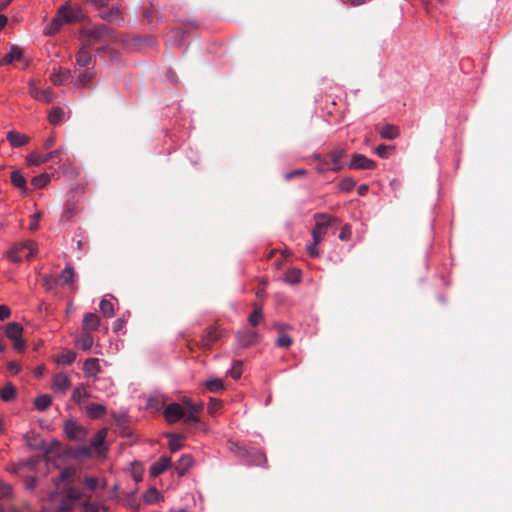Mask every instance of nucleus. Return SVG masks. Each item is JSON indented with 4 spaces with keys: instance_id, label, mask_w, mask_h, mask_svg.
I'll return each mask as SVG.
<instances>
[{
    "instance_id": "nucleus-20",
    "label": "nucleus",
    "mask_w": 512,
    "mask_h": 512,
    "mask_svg": "<svg viewBox=\"0 0 512 512\" xmlns=\"http://www.w3.org/2000/svg\"><path fill=\"white\" fill-rule=\"evenodd\" d=\"M193 464L191 455H183L175 464V471L179 476H183Z\"/></svg>"
},
{
    "instance_id": "nucleus-5",
    "label": "nucleus",
    "mask_w": 512,
    "mask_h": 512,
    "mask_svg": "<svg viewBox=\"0 0 512 512\" xmlns=\"http://www.w3.org/2000/svg\"><path fill=\"white\" fill-rule=\"evenodd\" d=\"M99 17L116 26H122L124 23V15L120 6L108 7L107 5L99 7Z\"/></svg>"
},
{
    "instance_id": "nucleus-41",
    "label": "nucleus",
    "mask_w": 512,
    "mask_h": 512,
    "mask_svg": "<svg viewBox=\"0 0 512 512\" xmlns=\"http://www.w3.org/2000/svg\"><path fill=\"white\" fill-rule=\"evenodd\" d=\"M301 280V271L296 268H291L285 273V281L290 284H296Z\"/></svg>"
},
{
    "instance_id": "nucleus-18",
    "label": "nucleus",
    "mask_w": 512,
    "mask_h": 512,
    "mask_svg": "<svg viewBox=\"0 0 512 512\" xmlns=\"http://www.w3.org/2000/svg\"><path fill=\"white\" fill-rule=\"evenodd\" d=\"M89 47L86 44H83V46L79 49V51L76 54V63L80 67H88L90 63L92 62V56L89 52Z\"/></svg>"
},
{
    "instance_id": "nucleus-63",
    "label": "nucleus",
    "mask_w": 512,
    "mask_h": 512,
    "mask_svg": "<svg viewBox=\"0 0 512 512\" xmlns=\"http://www.w3.org/2000/svg\"><path fill=\"white\" fill-rule=\"evenodd\" d=\"M14 342V349L18 352L23 351L25 347V341L22 339V336L16 338V340H12Z\"/></svg>"
},
{
    "instance_id": "nucleus-8",
    "label": "nucleus",
    "mask_w": 512,
    "mask_h": 512,
    "mask_svg": "<svg viewBox=\"0 0 512 512\" xmlns=\"http://www.w3.org/2000/svg\"><path fill=\"white\" fill-rule=\"evenodd\" d=\"M29 93L34 99L46 103H50L54 99V93L52 89H40L35 81H30Z\"/></svg>"
},
{
    "instance_id": "nucleus-11",
    "label": "nucleus",
    "mask_w": 512,
    "mask_h": 512,
    "mask_svg": "<svg viewBox=\"0 0 512 512\" xmlns=\"http://www.w3.org/2000/svg\"><path fill=\"white\" fill-rule=\"evenodd\" d=\"M71 387V380L68 375L64 373H58L54 375L52 382V389L56 392L65 394Z\"/></svg>"
},
{
    "instance_id": "nucleus-57",
    "label": "nucleus",
    "mask_w": 512,
    "mask_h": 512,
    "mask_svg": "<svg viewBox=\"0 0 512 512\" xmlns=\"http://www.w3.org/2000/svg\"><path fill=\"white\" fill-rule=\"evenodd\" d=\"M306 175V170L304 169H296V170H293L291 172H288L286 175H285V179L286 180H291L295 177H301V176H304Z\"/></svg>"
},
{
    "instance_id": "nucleus-61",
    "label": "nucleus",
    "mask_w": 512,
    "mask_h": 512,
    "mask_svg": "<svg viewBox=\"0 0 512 512\" xmlns=\"http://www.w3.org/2000/svg\"><path fill=\"white\" fill-rule=\"evenodd\" d=\"M11 315V310L6 305H0V320H5Z\"/></svg>"
},
{
    "instance_id": "nucleus-21",
    "label": "nucleus",
    "mask_w": 512,
    "mask_h": 512,
    "mask_svg": "<svg viewBox=\"0 0 512 512\" xmlns=\"http://www.w3.org/2000/svg\"><path fill=\"white\" fill-rule=\"evenodd\" d=\"M74 279H75V271H74V268L73 266H71L70 264L66 265V267L62 270L60 276H59V281L61 283L62 286H71L74 282Z\"/></svg>"
},
{
    "instance_id": "nucleus-26",
    "label": "nucleus",
    "mask_w": 512,
    "mask_h": 512,
    "mask_svg": "<svg viewBox=\"0 0 512 512\" xmlns=\"http://www.w3.org/2000/svg\"><path fill=\"white\" fill-rule=\"evenodd\" d=\"M379 134L383 139L393 140L398 137L399 129L397 126L392 124H386L379 130Z\"/></svg>"
},
{
    "instance_id": "nucleus-39",
    "label": "nucleus",
    "mask_w": 512,
    "mask_h": 512,
    "mask_svg": "<svg viewBox=\"0 0 512 512\" xmlns=\"http://www.w3.org/2000/svg\"><path fill=\"white\" fill-rule=\"evenodd\" d=\"M106 484V480H103L102 483L100 484L99 480L95 477H86L84 479L85 487L91 491H94L99 487L105 488Z\"/></svg>"
},
{
    "instance_id": "nucleus-9",
    "label": "nucleus",
    "mask_w": 512,
    "mask_h": 512,
    "mask_svg": "<svg viewBox=\"0 0 512 512\" xmlns=\"http://www.w3.org/2000/svg\"><path fill=\"white\" fill-rule=\"evenodd\" d=\"M64 431L69 439L83 440L87 434L86 430L79 426L76 422L70 420L65 423Z\"/></svg>"
},
{
    "instance_id": "nucleus-2",
    "label": "nucleus",
    "mask_w": 512,
    "mask_h": 512,
    "mask_svg": "<svg viewBox=\"0 0 512 512\" xmlns=\"http://www.w3.org/2000/svg\"><path fill=\"white\" fill-rule=\"evenodd\" d=\"M81 34L85 41L84 44L88 46L96 43L116 40L113 29L104 24L93 25L91 27L84 28Z\"/></svg>"
},
{
    "instance_id": "nucleus-35",
    "label": "nucleus",
    "mask_w": 512,
    "mask_h": 512,
    "mask_svg": "<svg viewBox=\"0 0 512 512\" xmlns=\"http://www.w3.org/2000/svg\"><path fill=\"white\" fill-rule=\"evenodd\" d=\"M64 115V111L60 107H53L48 115V120L50 124L57 125L62 121Z\"/></svg>"
},
{
    "instance_id": "nucleus-40",
    "label": "nucleus",
    "mask_w": 512,
    "mask_h": 512,
    "mask_svg": "<svg viewBox=\"0 0 512 512\" xmlns=\"http://www.w3.org/2000/svg\"><path fill=\"white\" fill-rule=\"evenodd\" d=\"M0 396L4 401H11L16 396V388L11 384L8 383L1 391Z\"/></svg>"
},
{
    "instance_id": "nucleus-7",
    "label": "nucleus",
    "mask_w": 512,
    "mask_h": 512,
    "mask_svg": "<svg viewBox=\"0 0 512 512\" xmlns=\"http://www.w3.org/2000/svg\"><path fill=\"white\" fill-rule=\"evenodd\" d=\"M376 165L374 160L367 158L365 155L354 153L348 168L351 170H373L376 168Z\"/></svg>"
},
{
    "instance_id": "nucleus-19",
    "label": "nucleus",
    "mask_w": 512,
    "mask_h": 512,
    "mask_svg": "<svg viewBox=\"0 0 512 512\" xmlns=\"http://www.w3.org/2000/svg\"><path fill=\"white\" fill-rule=\"evenodd\" d=\"M83 371L87 377H95L100 371L101 367L98 358H88L84 362Z\"/></svg>"
},
{
    "instance_id": "nucleus-16",
    "label": "nucleus",
    "mask_w": 512,
    "mask_h": 512,
    "mask_svg": "<svg viewBox=\"0 0 512 512\" xmlns=\"http://www.w3.org/2000/svg\"><path fill=\"white\" fill-rule=\"evenodd\" d=\"M100 325V318L95 313H87L84 315L82 322V331L92 332L96 331Z\"/></svg>"
},
{
    "instance_id": "nucleus-49",
    "label": "nucleus",
    "mask_w": 512,
    "mask_h": 512,
    "mask_svg": "<svg viewBox=\"0 0 512 512\" xmlns=\"http://www.w3.org/2000/svg\"><path fill=\"white\" fill-rule=\"evenodd\" d=\"M356 185V182L351 177H345L339 182V188L342 191L349 192L351 191Z\"/></svg>"
},
{
    "instance_id": "nucleus-37",
    "label": "nucleus",
    "mask_w": 512,
    "mask_h": 512,
    "mask_svg": "<svg viewBox=\"0 0 512 512\" xmlns=\"http://www.w3.org/2000/svg\"><path fill=\"white\" fill-rule=\"evenodd\" d=\"M168 437L171 452L179 451L183 446V437L175 434H169Z\"/></svg>"
},
{
    "instance_id": "nucleus-62",
    "label": "nucleus",
    "mask_w": 512,
    "mask_h": 512,
    "mask_svg": "<svg viewBox=\"0 0 512 512\" xmlns=\"http://www.w3.org/2000/svg\"><path fill=\"white\" fill-rule=\"evenodd\" d=\"M445 0H422V4L426 10L427 13H430L432 7H433V4L434 2H438V3H444Z\"/></svg>"
},
{
    "instance_id": "nucleus-44",
    "label": "nucleus",
    "mask_w": 512,
    "mask_h": 512,
    "mask_svg": "<svg viewBox=\"0 0 512 512\" xmlns=\"http://www.w3.org/2000/svg\"><path fill=\"white\" fill-rule=\"evenodd\" d=\"M106 435H107L106 429H102V430L98 431L95 434V436L93 437V439L91 440V446L95 449H99L100 447H102L104 440L106 438Z\"/></svg>"
},
{
    "instance_id": "nucleus-22",
    "label": "nucleus",
    "mask_w": 512,
    "mask_h": 512,
    "mask_svg": "<svg viewBox=\"0 0 512 512\" xmlns=\"http://www.w3.org/2000/svg\"><path fill=\"white\" fill-rule=\"evenodd\" d=\"M86 413L89 417L93 419H98L106 414V408L105 406L99 403H89L86 406Z\"/></svg>"
},
{
    "instance_id": "nucleus-64",
    "label": "nucleus",
    "mask_w": 512,
    "mask_h": 512,
    "mask_svg": "<svg viewBox=\"0 0 512 512\" xmlns=\"http://www.w3.org/2000/svg\"><path fill=\"white\" fill-rule=\"evenodd\" d=\"M36 482L37 480L35 477H27L25 480L26 487L30 490L35 488Z\"/></svg>"
},
{
    "instance_id": "nucleus-30",
    "label": "nucleus",
    "mask_w": 512,
    "mask_h": 512,
    "mask_svg": "<svg viewBox=\"0 0 512 512\" xmlns=\"http://www.w3.org/2000/svg\"><path fill=\"white\" fill-rule=\"evenodd\" d=\"M52 403V397L48 394H42L35 398L34 406L38 411H45Z\"/></svg>"
},
{
    "instance_id": "nucleus-28",
    "label": "nucleus",
    "mask_w": 512,
    "mask_h": 512,
    "mask_svg": "<svg viewBox=\"0 0 512 512\" xmlns=\"http://www.w3.org/2000/svg\"><path fill=\"white\" fill-rule=\"evenodd\" d=\"M6 336L11 340H16V338H19L22 336L23 333V327L21 324L16 322H11L7 325L6 328Z\"/></svg>"
},
{
    "instance_id": "nucleus-17",
    "label": "nucleus",
    "mask_w": 512,
    "mask_h": 512,
    "mask_svg": "<svg viewBox=\"0 0 512 512\" xmlns=\"http://www.w3.org/2000/svg\"><path fill=\"white\" fill-rule=\"evenodd\" d=\"M59 15L62 17L64 22H75L81 18V10L73 9L67 5H63L58 10Z\"/></svg>"
},
{
    "instance_id": "nucleus-15",
    "label": "nucleus",
    "mask_w": 512,
    "mask_h": 512,
    "mask_svg": "<svg viewBox=\"0 0 512 512\" xmlns=\"http://www.w3.org/2000/svg\"><path fill=\"white\" fill-rule=\"evenodd\" d=\"M237 340L240 346L248 347L257 342L258 334L255 331L245 329L237 333Z\"/></svg>"
},
{
    "instance_id": "nucleus-4",
    "label": "nucleus",
    "mask_w": 512,
    "mask_h": 512,
    "mask_svg": "<svg viewBox=\"0 0 512 512\" xmlns=\"http://www.w3.org/2000/svg\"><path fill=\"white\" fill-rule=\"evenodd\" d=\"M314 219L316 220V225L312 231V241L320 243L324 239L331 222L335 221V218L324 213H317L314 215Z\"/></svg>"
},
{
    "instance_id": "nucleus-52",
    "label": "nucleus",
    "mask_w": 512,
    "mask_h": 512,
    "mask_svg": "<svg viewBox=\"0 0 512 512\" xmlns=\"http://www.w3.org/2000/svg\"><path fill=\"white\" fill-rule=\"evenodd\" d=\"M393 150V146L381 144L376 147L375 152L379 157L387 158Z\"/></svg>"
},
{
    "instance_id": "nucleus-45",
    "label": "nucleus",
    "mask_w": 512,
    "mask_h": 512,
    "mask_svg": "<svg viewBox=\"0 0 512 512\" xmlns=\"http://www.w3.org/2000/svg\"><path fill=\"white\" fill-rule=\"evenodd\" d=\"M70 76V71L67 70V71H64V72H53L50 76V79L52 81V83L54 85H60L62 84L65 80H67Z\"/></svg>"
},
{
    "instance_id": "nucleus-6",
    "label": "nucleus",
    "mask_w": 512,
    "mask_h": 512,
    "mask_svg": "<svg viewBox=\"0 0 512 512\" xmlns=\"http://www.w3.org/2000/svg\"><path fill=\"white\" fill-rule=\"evenodd\" d=\"M221 336L222 332L218 327L209 326L203 331L201 340L196 343V345L201 349L208 350L221 338Z\"/></svg>"
},
{
    "instance_id": "nucleus-48",
    "label": "nucleus",
    "mask_w": 512,
    "mask_h": 512,
    "mask_svg": "<svg viewBox=\"0 0 512 512\" xmlns=\"http://www.w3.org/2000/svg\"><path fill=\"white\" fill-rule=\"evenodd\" d=\"M81 512H100V503L88 499L82 503Z\"/></svg>"
},
{
    "instance_id": "nucleus-25",
    "label": "nucleus",
    "mask_w": 512,
    "mask_h": 512,
    "mask_svg": "<svg viewBox=\"0 0 512 512\" xmlns=\"http://www.w3.org/2000/svg\"><path fill=\"white\" fill-rule=\"evenodd\" d=\"M12 496V487L8 484L0 483V512H6V502Z\"/></svg>"
},
{
    "instance_id": "nucleus-43",
    "label": "nucleus",
    "mask_w": 512,
    "mask_h": 512,
    "mask_svg": "<svg viewBox=\"0 0 512 512\" xmlns=\"http://www.w3.org/2000/svg\"><path fill=\"white\" fill-rule=\"evenodd\" d=\"M313 158L316 161H318L316 169L319 173H325V172L331 170L329 161H327L325 158H323L320 154H314Z\"/></svg>"
},
{
    "instance_id": "nucleus-10",
    "label": "nucleus",
    "mask_w": 512,
    "mask_h": 512,
    "mask_svg": "<svg viewBox=\"0 0 512 512\" xmlns=\"http://www.w3.org/2000/svg\"><path fill=\"white\" fill-rule=\"evenodd\" d=\"M347 151L345 148L336 147L329 153L330 162L332 164L331 170L338 172L343 169L344 165L342 160L346 157Z\"/></svg>"
},
{
    "instance_id": "nucleus-60",
    "label": "nucleus",
    "mask_w": 512,
    "mask_h": 512,
    "mask_svg": "<svg viewBox=\"0 0 512 512\" xmlns=\"http://www.w3.org/2000/svg\"><path fill=\"white\" fill-rule=\"evenodd\" d=\"M351 235V228L349 225H345L342 227L341 232L339 234V238L341 240H348Z\"/></svg>"
},
{
    "instance_id": "nucleus-38",
    "label": "nucleus",
    "mask_w": 512,
    "mask_h": 512,
    "mask_svg": "<svg viewBox=\"0 0 512 512\" xmlns=\"http://www.w3.org/2000/svg\"><path fill=\"white\" fill-rule=\"evenodd\" d=\"M100 311L105 317H112L114 315V306L111 300L104 297L100 302Z\"/></svg>"
},
{
    "instance_id": "nucleus-54",
    "label": "nucleus",
    "mask_w": 512,
    "mask_h": 512,
    "mask_svg": "<svg viewBox=\"0 0 512 512\" xmlns=\"http://www.w3.org/2000/svg\"><path fill=\"white\" fill-rule=\"evenodd\" d=\"M57 279L52 275L47 274L42 277V285L46 290H52L54 285L56 284Z\"/></svg>"
},
{
    "instance_id": "nucleus-47",
    "label": "nucleus",
    "mask_w": 512,
    "mask_h": 512,
    "mask_svg": "<svg viewBox=\"0 0 512 512\" xmlns=\"http://www.w3.org/2000/svg\"><path fill=\"white\" fill-rule=\"evenodd\" d=\"M205 385L210 392H219L224 389L223 382L220 379L208 380Z\"/></svg>"
},
{
    "instance_id": "nucleus-13",
    "label": "nucleus",
    "mask_w": 512,
    "mask_h": 512,
    "mask_svg": "<svg viewBox=\"0 0 512 512\" xmlns=\"http://www.w3.org/2000/svg\"><path fill=\"white\" fill-rule=\"evenodd\" d=\"M171 465V458L168 456H161L156 462L150 466V475L157 477L166 471Z\"/></svg>"
},
{
    "instance_id": "nucleus-33",
    "label": "nucleus",
    "mask_w": 512,
    "mask_h": 512,
    "mask_svg": "<svg viewBox=\"0 0 512 512\" xmlns=\"http://www.w3.org/2000/svg\"><path fill=\"white\" fill-rule=\"evenodd\" d=\"M94 77H95L94 68L86 69L85 71L81 72L78 75V80L77 81H78L79 86H81V87L87 86L92 81V79Z\"/></svg>"
},
{
    "instance_id": "nucleus-14",
    "label": "nucleus",
    "mask_w": 512,
    "mask_h": 512,
    "mask_svg": "<svg viewBox=\"0 0 512 512\" xmlns=\"http://www.w3.org/2000/svg\"><path fill=\"white\" fill-rule=\"evenodd\" d=\"M7 141L10 143V145L14 148H19L24 145H26L30 138L26 134H22L20 132H17L15 130H11L7 133L6 136Z\"/></svg>"
},
{
    "instance_id": "nucleus-50",
    "label": "nucleus",
    "mask_w": 512,
    "mask_h": 512,
    "mask_svg": "<svg viewBox=\"0 0 512 512\" xmlns=\"http://www.w3.org/2000/svg\"><path fill=\"white\" fill-rule=\"evenodd\" d=\"M292 344H293V339L285 333L280 334V336L276 340V345L281 348H288Z\"/></svg>"
},
{
    "instance_id": "nucleus-59",
    "label": "nucleus",
    "mask_w": 512,
    "mask_h": 512,
    "mask_svg": "<svg viewBox=\"0 0 512 512\" xmlns=\"http://www.w3.org/2000/svg\"><path fill=\"white\" fill-rule=\"evenodd\" d=\"M318 244L319 243H315L314 241H312V243L307 246V252L311 257L319 256L320 252L317 249Z\"/></svg>"
},
{
    "instance_id": "nucleus-24",
    "label": "nucleus",
    "mask_w": 512,
    "mask_h": 512,
    "mask_svg": "<svg viewBox=\"0 0 512 512\" xmlns=\"http://www.w3.org/2000/svg\"><path fill=\"white\" fill-rule=\"evenodd\" d=\"M94 343V338L90 332L82 331L81 335L76 339V345L82 350H89Z\"/></svg>"
},
{
    "instance_id": "nucleus-56",
    "label": "nucleus",
    "mask_w": 512,
    "mask_h": 512,
    "mask_svg": "<svg viewBox=\"0 0 512 512\" xmlns=\"http://www.w3.org/2000/svg\"><path fill=\"white\" fill-rule=\"evenodd\" d=\"M221 401L219 399L211 398L208 405V410L211 414L216 413L221 408Z\"/></svg>"
},
{
    "instance_id": "nucleus-29",
    "label": "nucleus",
    "mask_w": 512,
    "mask_h": 512,
    "mask_svg": "<svg viewBox=\"0 0 512 512\" xmlns=\"http://www.w3.org/2000/svg\"><path fill=\"white\" fill-rule=\"evenodd\" d=\"M10 179H11V183L16 188H19L22 191H26L27 190L26 179H25V177L23 176V174L20 171H18V170L13 171L11 173V175H10Z\"/></svg>"
},
{
    "instance_id": "nucleus-46",
    "label": "nucleus",
    "mask_w": 512,
    "mask_h": 512,
    "mask_svg": "<svg viewBox=\"0 0 512 512\" xmlns=\"http://www.w3.org/2000/svg\"><path fill=\"white\" fill-rule=\"evenodd\" d=\"M263 312L261 307H256L249 316V323L255 327L263 320Z\"/></svg>"
},
{
    "instance_id": "nucleus-27",
    "label": "nucleus",
    "mask_w": 512,
    "mask_h": 512,
    "mask_svg": "<svg viewBox=\"0 0 512 512\" xmlns=\"http://www.w3.org/2000/svg\"><path fill=\"white\" fill-rule=\"evenodd\" d=\"M249 461L252 465L263 466L267 463L266 455L256 449H251L248 452Z\"/></svg>"
},
{
    "instance_id": "nucleus-55",
    "label": "nucleus",
    "mask_w": 512,
    "mask_h": 512,
    "mask_svg": "<svg viewBox=\"0 0 512 512\" xmlns=\"http://www.w3.org/2000/svg\"><path fill=\"white\" fill-rule=\"evenodd\" d=\"M74 504L68 500H62L55 512H72Z\"/></svg>"
},
{
    "instance_id": "nucleus-32",
    "label": "nucleus",
    "mask_w": 512,
    "mask_h": 512,
    "mask_svg": "<svg viewBox=\"0 0 512 512\" xmlns=\"http://www.w3.org/2000/svg\"><path fill=\"white\" fill-rule=\"evenodd\" d=\"M76 359V353L72 350H66L59 354L56 362L61 365H71Z\"/></svg>"
},
{
    "instance_id": "nucleus-53",
    "label": "nucleus",
    "mask_w": 512,
    "mask_h": 512,
    "mask_svg": "<svg viewBox=\"0 0 512 512\" xmlns=\"http://www.w3.org/2000/svg\"><path fill=\"white\" fill-rule=\"evenodd\" d=\"M75 475V470L72 468H65L60 472L59 480L62 482L72 481Z\"/></svg>"
},
{
    "instance_id": "nucleus-3",
    "label": "nucleus",
    "mask_w": 512,
    "mask_h": 512,
    "mask_svg": "<svg viewBox=\"0 0 512 512\" xmlns=\"http://www.w3.org/2000/svg\"><path fill=\"white\" fill-rule=\"evenodd\" d=\"M27 251L25 258L31 259L36 253V243L34 241H26L20 244H15L8 252L7 257L12 262H21L22 254Z\"/></svg>"
},
{
    "instance_id": "nucleus-31",
    "label": "nucleus",
    "mask_w": 512,
    "mask_h": 512,
    "mask_svg": "<svg viewBox=\"0 0 512 512\" xmlns=\"http://www.w3.org/2000/svg\"><path fill=\"white\" fill-rule=\"evenodd\" d=\"M89 396L90 394L86 390L85 386L83 384H80L73 390L71 399L76 404H80L84 399L88 398Z\"/></svg>"
},
{
    "instance_id": "nucleus-51",
    "label": "nucleus",
    "mask_w": 512,
    "mask_h": 512,
    "mask_svg": "<svg viewBox=\"0 0 512 512\" xmlns=\"http://www.w3.org/2000/svg\"><path fill=\"white\" fill-rule=\"evenodd\" d=\"M242 362L240 360H237L233 363V366L232 368L229 370V374L230 376L237 380L241 377L242 375Z\"/></svg>"
},
{
    "instance_id": "nucleus-34",
    "label": "nucleus",
    "mask_w": 512,
    "mask_h": 512,
    "mask_svg": "<svg viewBox=\"0 0 512 512\" xmlns=\"http://www.w3.org/2000/svg\"><path fill=\"white\" fill-rule=\"evenodd\" d=\"M64 23H65L64 20L62 19V17L59 15V12H58L57 16L52 20L49 27L45 30V34H47V35L56 34L60 30V28L62 27V25Z\"/></svg>"
},
{
    "instance_id": "nucleus-12",
    "label": "nucleus",
    "mask_w": 512,
    "mask_h": 512,
    "mask_svg": "<svg viewBox=\"0 0 512 512\" xmlns=\"http://www.w3.org/2000/svg\"><path fill=\"white\" fill-rule=\"evenodd\" d=\"M61 153L60 150H54V151H51L45 155H40V154H37V153H31L29 154L27 157H26V161L29 165H41L43 163H46L50 160H52L53 158L57 157L59 154Z\"/></svg>"
},
{
    "instance_id": "nucleus-23",
    "label": "nucleus",
    "mask_w": 512,
    "mask_h": 512,
    "mask_svg": "<svg viewBox=\"0 0 512 512\" xmlns=\"http://www.w3.org/2000/svg\"><path fill=\"white\" fill-rule=\"evenodd\" d=\"M23 56V51L14 46L11 50L5 54V56L0 60V65H7L13 63L15 60H21Z\"/></svg>"
},
{
    "instance_id": "nucleus-58",
    "label": "nucleus",
    "mask_w": 512,
    "mask_h": 512,
    "mask_svg": "<svg viewBox=\"0 0 512 512\" xmlns=\"http://www.w3.org/2000/svg\"><path fill=\"white\" fill-rule=\"evenodd\" d=\"M75 212H74V204H67L65 210H64V213H63V218L67 221L71 220L72 217L74 216Z\"/></svg>"
},
{
    "instance_id": "nucleus-1",
    "label": "nucleus",
    "mask_w": 512,
    "mask_h": 512,
    "mask_svg": "<svg viewBox=\"0 0 512 512\" xmlns=\"http://www.w3.org/2000/svg\"><path fill=\"white\" fill-rule=\"evenodd\" d=\"M184 407L179 403L167 405L163 411L165 420L169 423H175L183 420L184 423H198V414L203 410V404H196L189 399L183 400Z\"/></svg>"
},
{
    "instance_id": "nucleus-36",
    "label": "nucleus",
    "mask_w": 512,
    "mask_h": 512,
    "mask_svg": "<svg viewBox=\"0 0 512 512\" xmlns=\"http://www.w3.org/2000/svg\"><path fill=\"white\" fill-rule=\"evenodd\" d=\"M83 497V493L79 488L76 487H68L66 489V495L64 500H68L73 503L77 500H80Z\"/></svg>"
},
{
    "instance_id": "nucleus-42",
    "label": "nucleus",
    "mask_w": 512,
    "mask_h": 512,
    "mask_svg": "<svg viewBox=\"0 0 512 512\" xmlns=\"http://www.w3.org/2000/svg\"><path fill=\"white\" fill-rule=\"evenodd\" d=\"M50 181V177L48 174H40L32 178L31 184L36 189H41L45 187Z\"/></svg>"
}]
</instances>
